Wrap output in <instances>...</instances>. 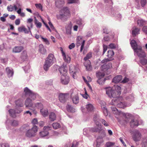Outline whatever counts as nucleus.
Here are the masks:
<instances>
[{"label":"nucleus","mask_w":147,"mask_h":147,"mask_svg":"<svg viewBox=\"0 0 147 147\" xmlns=\"http://www.w3.org/2000/svg\"><path fill=\"white\" fill-rule=\"evenodd\" d=\"M105 89L106 94L110 98L118 97L121 94V88L117 85L115 86L113 88H107Z\"/></svg>","instance_id":"obj_1"},{"label":"nucleus","mask_w":147,"mask_h":147,"mask_svg":"<svg viewBox=\"0 0 147 147\" xmlns=\"http://www.w3.org/2000/svg\"><path fill=\"white\" fill-rule=\"evenodd\" d=\"M130 43L134 50L135 55L136 54L140 58H144L145 57V53L142 50L141 47L138 45L135 40H132Z\"/></svg>","instance_id":"obj_2"},{"label":"nucleus","mask_w":147,"mask_h":147,"mask_svg":"<svg viewBox=\"0 0 147 147\" xmlns=\"http://www.w3.org/2000/svg\"><path fill=\"white\" fill-rule=\"evenodd\" d=\"M94 121L96 123V126L95 128H93L92 129V131L94 132L99 131L101 129V125L100 123L98 122L100 121L102 122V124L106 127L108 126L109 124L108 122L106 121L103 119H100L99 117L95 116L94 117Z\"/></svg>","instance_id":"obj_3"},{"label":"nucleus","mask_w":147,"mask_h":147,"mask_svg":"<svg viewBox=\"0 0 147 147\" xmlns=\"http://www.w3.org/2000/svg\"><path fill=\"white\" fill-rule=\"evenodd\" d=\"M70 14L69 11L67 7L63 8L61 11L60 15L57 16V18L63 20H66L70 17Z\"/></svg>","instance_id":"obj_4"},{"label":"nucleus","mask_w":147,"mask_h":147,"mask_svg":"<svg viewBox=\"0 0 147 147\" xmlns=\"http://www.w3.org/2000/svg\"><path fill=\"white\" fill-rule=\"evenodd\" d=\"M38 130V127L36 125H33L31 129H29L26 131V136L29 138L34 137L36 136Z\"/></svg>","instance_id":"obj_5"},{"label":"nucleus","mask_w":147,"mask_h":147,"mask_svg":"<svg viewBox=\"0 0 147 147\" xmlns=\"http://www.w3.org/2000/svg\"><path fill=\"white\" fill-rule=\"evenodd\" d=\"M111 109L113 113L117 115H118L120 117L123 116L126 118H129L131 116V115L129 113H125L123 112L118 111L116 107H111Z\"/></svg>","instance_id":"obj_6"},{"label":"nucleus","mask_w":147,"mask_h":147,"mask_svg":"<svg viewBox=\"0 0 147 147\" xmlns=\"http://www.w3.org/2000/svg\"><path fill=\"white\" fill-rule=\"evenodd\" d=\"M55 60L54 55L52 54H49L47 59V68L51 66Z\"/></svg>","instance_id":"obj_7"},{"label":"nucleus","mask_w":147,"mask_h":147,"mask_svg":"<svg viewBox=\"0 0 147 147\" xmlns=\"http://www.w3.org/2000/svg\"><path fill=\"white\" fill-rule=\"evenodd\" d=\"M141 134L138 130L134 131L133 133L132 138L134 141H139L141 138Z\"/></svg>","instance_id":"obj_8"},{"label":"nucleus","mask_w":147,"mask_h":147,"mask_svg":"<svg viewBox=\"0 0 147 147\" xmlns=\"http://www.w3.org/2000/svg\"><path fill=\"white\" fill-rule=\"evenodd\" d=\"M60 49L61 51L63 59L65 61L68 63H69L71 61V58L68 55H66L65 52L63 51V49L62 47H60Z\"/></svg>","instance_id":"obj_9"},{"label":"nucleus","mask_w":147,"mask_h":147,"mask_svg":"<svg viewBox=\"0 0 147 147\" xmlns=\"http://www.w3.org/2000/svg\"><path fill=\"white\" fill-rule=\"evenodd\" d=\"M119 100L117 104L118 107L122 108H123L127 106V104L124 102L123 101V99L121 97H119L117 98Z\"/></svg>","instance_id":"obj_10"},{"label":"nucleus","mask_w":147,"mask_h":147,"mask_svg":"<svg viewBox=\"0 0 147 147\" xmlns=\"http://www.w3.org/2000/svg\"><path fill=\"white\" fill-rule=\"evenodd\" d=\"M69 97L68 94L61 93L59 95V99L60 101L62 102H65Z\"/></svg>","instance_id":"obj_11"},{"label":"nucleus","mask_w":147,"mask_h":147,"mask_svg":"<svg viewBox=\"0 0 147 147\" xmlns=\"http://www.w3.org/2000/svg\"><path fill=\"white\" fill-rule=\"evenodd\" d=\"M69 81V78L68 76H67L66 75L65 76H61V79L60 82L61 83L64 85L67 84Z\"/></svg>","instance_id":"obj_12"},{"label":"nucleus","mask_w":147,"mask_h":147,"mask_svg":"<svg viewBox=\"0 0 147 147\" xmlns=\"http://www.w3.org/2000/svg\"><path fill=\"white\" fill-rule=\"evenodd\" d=\"M70 72L73 74V76L74 78H75V74L76 73L78 70V69L77 67H76L75 66L73 65H70L69 66Z\"/></svg>","instance_id":"obj_13"},{"label":"nucleus","mask_w":147,"mask_h":147,"mask_svg":"<svg viewBox=\"0 0 147 147\" xmlns=\"http://www.w3.org/2000/svg\"><path fill=\"white\" fill-rule=\"evenodd\" d=\"M24 95L22 96L23 98H25V97L28 96L29 97L33 92L31 90L29 89L27 87H26L24 90Z\"/></svg>","instance_id":"obj_14"},{"label":"nucleus","mask_w":147,"mask_h":147,"mask_svg":"<svg viewBox=\"0 0 147 147\" xmlns=\"http://www.w3.org/2000/svg\"><path fill=\"white\" fill-rule=\"evenodd\" d=\"M48 19L49 21V22L48 23L49 26H47V28L49 31L50 32H51L52 31H56V30L55 29L53 24L50 21L49 18H48Z\"/></svg>","instance_id":"obj_15"},{"label":"nucleus","mask_w":147,"mask_h":147,"mask_svg":"<svg viewBox=\"0 0 147 147\" xmlns=\"http://www.w3.org/2000/svg\"><path fill=\"white\" fill-rule=\"evenodd\" d=\"M72 27V24L70 22L67 24L65 27L66 32L67 34H70Z\"/></svg>","instance_id":"obj_16"},{"label":"nucleus","mask_w":147,"mask_h":147,"mask_svg":"<svg viewBox=\"0 0 147 147\" xmlns=\"http://www.w3.org/2000/svg\"><path fill=\"white\" fill-rule=\"evenodd\" d=\"M59 71L61 76L65 75L67 72V68L65 66H61L59 68Z\"/></svg>","instance_id":"obj_17"},{"label":"nucleus","mask_w":147,"mask_h":147,"mask_svg":"<svg viewBox=\"0 0 147 147\" xmlns=\"http://www.w3.org/2000/svg\"><path fill=\"white\" fill-rule=\"evenodd\" d=\"M25 105L26 107H32L33 104L32 100L29 98H27L25 101Z\"/></svg>","instance_id":"obj_18"},{"label":"nucleus","mask_w":147,"mask_h":147,"mask_svg":"<svg viewBox=\"0 0 147 147\" xmlns=\"http://www.w3.org/2000/svg\"><path fill=\"white\" fill-rule=\"evenodd\" d=\"M28 30H27L24 26H23L18 28V30L19 32H24L25 33H28L30 30L29 27H28Z\"/></svg>","instance_id":"obj_19"},{"label":"nucleus","mask_w":147,"mask_h":147,"mask_svg":"<svg viewBox=\"0 0 147 147\" xmlns=\"http://www.w3.org/2000/svg\"><path fill=\"white\" fill-rule=\"evenodd\" d=\"M22 110H20L17 111L16 109V110H14L13 109H10L9 110V112L10 115L12 117H14L15 116V114L16 113H20Z\"/></svg>","instance_id":"obj_20"},{"label":"nucleus","mask_w":147,"mask_h":147,"mask_svg":"<svg viewBox=\"0 0 147 147\" xmlns=\"http://www.w3.org/2000/svg\"><path fill=\"white\" fill-rule=\"evenodd\" d=\"M22 46H17L15 47L13 50V51L15 53H18L21 52L23 49Z\"/></svg>","instance_id":"obj_21"},{"label":"nucleus","mask_w":147,"mask_h":147,"mask_svg":"<svg viewBox=\"0 0 147 147\" xmlns=\"http://www.w3.org/2000/svg\"><path fill=\"white\" fill-rule=\"evenodd\" d=\"M72 100L74 104H76L79 103V99L78 95L77 94L74 96L72 98Z\"/></svg>","instance_id":"obj_22"},{"label":"nucleus","mask_w":147,"mask_h":147,"mask_svg":"<svg viewBox=\"0 0 147 147\" xmlns=\"http://www.w3.org/2000/svg\"><path fill=\"white\" fill-rule=\"evenodd\" d=\"M140 29L136 27H134L132 29V34L134 36H136L139 33Z\"/></svg>","instance_id":"obj_23"},{"label":"nucleus","mask_w":147,"mask_h":147,"mask_svg":"<svg viewBox=\"0 0 147 147\" xmlns=\"http://www.w3.org/2000/svg\"><path fill=\"white\" fill-rule=\"evenodd\" d=\"M16 104L17 106L22 107L23 105V100L22 99H18L16 101Z\"/></svg>","instance_id":"obj_24"},{"label":"nucleus","mask_w":147,"mask_h":147,"mask_svg":"<svg viewBox=\"0 0 147 147\" xmlns=\"http://www.w3.org/2000/svg\"><path fill=\"white\" fill-rule=\"evenodd\" d=\"M7 10L9 11H12L14 10L16 11L18 9L17 6L14 5L13 6H12L11 5H10L9 6L7 7Z\"/></svg>","instance_id":"obj_25"},{"label":"nucleus","mask_w":147,"mask_h":147,"mask_svg":"<svg viewBox=\"0 0 147 147\" xmlns=\"http://www.w3.org/2000/svg\"><path fill=\"white\" fill-rule=\"evenodd\" d=\"M122 77L121 76H117L113 79V82L115 83L119 82L122 79Z\"/></svg>","instance_id":"obj_26"},{"label":"nucleus","mask_w":147,"mask_h":147,"mask_svg":"<svg viewBox=\"0 0 147 147\" xmlns=\"http://www.w3.org/2000/svg\"><path fill=\"white\" fill-rule=\"evenodd\" d=\"M87 111H91L93 110L94 107L93 105L92 104H88L86 105V107Z\"/></svg>","instance_id":"obj_27"},{"label":"nucleus","mask_w":147,"mask_h":147,"mask_svg":"<svg viewBox=\"0 0 147 147\" xmlns=\"http://www.w3.org/2000/svg\"><path fill=\"white\" fill-rule=\"evenodd\" d=\"M38 50L39 52L42 54H45L46 51L45 49L42 44H40L39 45Z\"/></svg>","instance_id":"obj_28"},{"label":"nucleus","mask_w":147,"mask_h":147,"mask_svg":"<svg viewBox=\"0 0 147 147\" xmlns=\"http://www.w3.org/2000/svg\"><path fill=\"white\" fill-rule=\"evenodd\" d=\"M130 125L131 127H134L138 125V122L137 120L133 119L130 122Z\"/></svg>","instance_id":"obj_29"},{"label":"nucleus","mask_w":147,"mask_h":147,"mask_svg":"<svg viewBox=\"0 0 147 147\" xmlns=\"http://www.w3.org/2000/svg\"><path fill=\"white\" fill-rule=\"evenodd\" d=\"M84 64L87 70L90 71L91 70L92 67L90 65V62L89 60L87 61Z\"/></svg>","instance_id":"obj_30"},{"label":"nucleus","mask_w":147,"mask_h":147,"mask_svg":"<svg viewBox=\"0 0 147 147\" xmlns=\"http://www.w3.org/2000/svg\"><path fill=\"white\" fill-rule=\"evenodd\" d=\"M46 127L44 126L43 127V130L39 132V135L41 137H43L46 136Z\"/></svg>","instance_id":"obj_31"},{"label":"nucleus","mask_w":147,"mask_h":147,"mask_svg":"<svg viewBox=\"0 0 147 147\" xmlns=\"http://www.w3.org/2000/svg\"><path fill=\"white\" fill-rule=\"evenodd\" d=\"M6 71L9 77L12 76L13 74V72L12 69L9 67H7L6 69Z\"/></svg>","instance_id":"obj_32"},{"label":"nucleus","mask_w":147,"mask_h":147,"mask_svg":"<svg viewBox=\"0 0 147 147\" xmlns=\"http://www.w3.org/2000/svg\"><path fill=\"white\" fill-rule=\"evenodd\" d=\"M64 1L63 0H55V3L57 6L60 7L61 5L64 4Z\"/></svg>","instance_id":"obj_33"},{"label":"nucleus","mask_w":147,"mask_h":147,"mask_svg":"<svg viewBox=\"0 0 147 147\" xmlns=\"http://www.w3.org/2000/svg\"><path fill=\"white\" fill-rule=\"evenodd\" d=\"M67 110L69 112L71 113H74L75 112V109L73 108V107L70 105H68L67 106Z\"/></svg>","instance_id":"obj_34"},{"label":"nucleus","mask_w":147,"mask_h":147,"mask_svg":"<svg viewBox=\"0 0 147 147\" xmlns=\"http://www.w3.org/2000/svg\"><path fill=\"white\" fill-rule=\"evenodd\" d=\"M56 115L53 113H51L49 115V119L50 121H53L55 120Z\"/></svg>","instance_id":"obj_35"},{"label":"nucleus","mask_w":147,"mask_h":147,"mask_svg":"<svg viewBox=\"0 0 147 147\" xmlns=\"http://www.w3.org/2000/svg\"><path fill=\"white\" fill-rule=\"evenodd\" d=\"M112 67V64L111 63H109L107 64H105L101 66L102 69H109Z\"/></svg>","instance_id":"obj_36"},{"label":"nucleus","mask_w":147,"mask_h":147,"mask_svg":"<svg viewBox=\"0 0 147 147\" xmlns=\"http://www.w3.org/2000/svg\"><path fill=\"white\" fill-rule=\"evenodd\" d=\"M118 97L114 98V99L112 100L111 104L113 105H117L118 102L119 100H117Z\"/></svg>","instance_id":"obj_37"},{"label":"nucleus","mask_w":147,"mask_h":147,"mask_svg":"<svg viewBox=\"0 0 147 147\" xmlns=\"http://www.w3.org/2000/svg\"><path fill=\"white\" fill-rule=\"evenodd\" d=\"M104 76V73L100 72H98L96 74V76L99 80H100Z\"/></svg>","instance_id":"obj_38"},{"label":"nucleus","mask_w":147,"mask_h":147,"mask_svg":"<svg viewBox=\"0 0 147 147\" xmlns=\"http://www.w3.org/2000/svg\"><path fill=\"white\" fill-rule=\"evenodd\" d=\"M107 56L109 58H111L114 55V52L112 50H109L108 51Z\"/></svg>","instance_id":"obj_39"},{"label":"nucleus","mask_w":147,"mask_h":147,"mask_svg":"<svg viewBox=\"0 0 147 147\" xmlns=\"http://www.w3.org/2000/svg\"><path fill=\"white\" fill-rule=\"evenodd\" d=\"M126 100L130 101H132L134 100V96L132 95H130L127 96L126 97Z\"/></svg>","instance_id":"obj_40"},{"label":"nucleus","mask_w":147,"mask_h":147,"mask_svg":"<svg viewBox=\"0 0 147 147\" xmlns=\"http://www.w3.org/2000/svg\"><path fill=\"white\" fill-rule=\"evenodd\" d=\"M34 23L37 28H40L42 26L41 23L40 22H38L36 19H35Z\"/></svg>","instance_id":"obj_41"},{"label":"nucleus","mask_w":147,"mask_h":147,"mask_svg":"<svg viewBox=\"0 0 147 147\" xmlns=\"http://www.w3.org/2000/svg\"><path fill=\"white\" fill-rule=\"evenodd\" d=\"M115 144V143L111 142H107L105 144V146L106 147H110Z\"/></svg>","instance_id":"obj_42"},{"label":"nucleus","mask_w":147,"mask_h":147,"mask_svg":"<svg viewBox=\"0 0 147 147\" xmlns=\"http://www.w3.org/2000/svg\"><path fill=\"white\" fill-rule=\"evenodd\" d=\"M137 23L140 26H141L144 24L145 22L142 19H139L138 20Z\"/></svg>","instance_id":"obj_43"},{"label":"nucleus","mask_w":147,"mask_h":147,"mask_svg":"<svg viewBox=\"0 0 147 147\" xmlns=\"http://www.w3.org/2000/svg\"><path fill=\"white\" fill-rule=\"evenodd\" d=\"M52 125L53 127L55 129H57L60 127V124L57 123H53Z\"/></svg>","instance_id":"obj_44"},{"label":"nucleus","mask_w":147,"mask_h":147,"mask_svg":"<svg viewBox=\"0 0 147 147\" xmlns=\"http://www.w3.org/2000/svg\"><path fill=\"white\" fill-rule=\"evenodd\" d=\"M77 24L79 25L80 26H82L84 24V22L81 20H78L76 22Z\"/></svg>","instance_id":"obj_45"},{"label":"nucleus","mask_w":147,"mask_h":147,"mask_svg":"<svg viewBox=\"0 0 147 147\" xmlns=\"http://www.w3.org/2000/svg\"><path fill=\"white\" fill-rule=\"evenodd\" d=\"M101 108L103 110L105 115H107V111L106 108V106L103 105V106L101 107Z\"/></svg>","instance_id":"obj_46"},{"label":"nucleus","mask_w":147,"mask_h":147,"mask_svg":"<svg viewBox=\"0 0 147 147\" xmlns=\"http://www.w3.org/2000/svg\"><path fill=\"white\" fill-rule=\"evenodd\" d=\"M40 112L42 115L44 117L46 116V110L45 108L43 109V108L40 109Z\"/></svg>","instance_id":"obj_47"},{"label":"nucleus","mask_w":147,"mask_h":147,"mask_svg":"<svg viewBox=\"0 0 147 147\" xmlns=\"http://www.w3.org/2000/svg\"><path fill=\"white\" fill-rule=\"evenodd\" d=\"M21 9L20 8L17 11V13L19 14H20V16L22 17H24L25 16V14L24 12H21Z\"/></svg>","instance_id":"obj_48"},{"label":"nucleus","mask_w":147,"mask_h":147,"mask_svg":"<svg viewBox=\"0 0 147 147\" xmlns=\"http://www.w3.org/2000/svg\"><path fill=\"white\" fill-rule=\"evenodd\" d=\"M36 107L38 109H41L43 108V106L41 103H37L35 104Z\"/></svg>","instance_id":"obj_49"},{"label":"nucleus","mask_w":147,"mask_h":147,"mask_svg":"<svg viewBox=\"0 0 147 147\" xmlns=\"http://www.w3.org/2000/svg\"><path fill=\"white\" fill-rule=\"evenodd\" d=\"M21 58L22 59H24L27 58V54L26 52H23L21 54Z\"/></svg>","instance_id":"obj_50"},{"label":"nucleus","mask_w":147,"mask_h":147,"mask_svg":"<svg viewBox=\"0 0 147 147\" xmlns=\"http://www.w3.org/2000/svg\"><path fill=\"white\" fill-rule=\"evenodd\" d=\"M92 57V53H88L86 56L84 58V60L86 61L88 59H90Z\"/></svg>","instance_id":"obj_51"},{"label":"nucleus","mask_w":147,"mask_h":147,"mask_svg":"<svg viewBox=\"0 0 147 147\" xmlns=\"http://www.w3.org/2000/svg\"><path fill=\"white\" fill-rule=\"evenodd\" d=\"M140 62L143 65H145L147 64V59H143L140 61Z\"/></svg>","instance_id":"obj_52"},{"label":"nucleus","mask_w":147,"mask_h":147,"mask_svg":"<svg viewBox=\"0 0 147 147\" xmlns=\"http://www.w3.org/2000/svg\"><path fill=\"white\" fill-rule=\"evenodd\" d=\"M1 147H10L9 144L7 143H4L1 144Z\"/></svg>","instance_id":"obj_53"},{"label":"nucleus","mask_w":147,"mask_h":147,"mask_svg":"<svg viewBox=\"0 0 147 147\" xmlns=\"http://www.w3.org/2000/svg\"><path fill=\"white\" fill-rule=\"evenodd\" d=\"M35 5L37 8L40 9L42 11V6L41 5V4H40V3L36 4H35Z\"/></svg>","instance_id":"obj_54"},{"label":"nucleus","mask_w":147,"mask_h":147,"mask_svg":"<svg viewBox=\"0 0 147 147\" xmlns=\"http://www.w3.org/2000/svg\"><path fill=\"white\" fill-rule=\"evenodd\" d=\"M77 0H67V3L68 4L75 3L77 2Z\"/></svg>","instance_id":"obj_55"},{"label":"nucleus","mask_w":147,"mask_h":147,"mask_svg":"<svg viewBox=\"0 0 147 147\" xmlns=\"http://www.w3.org/2000/svg\"><path fill=\"white\" fill-rule=\"evenodd\" d=\"M116 48V45L113 43L110 44L109 46V48L111 49H114Z\"/></svg>","instance_id":"obj_56"},{"label":"nucleus","mask_w":147,"mask_h":147,"mask_svg":"<svg viewBox=\"0 0 147 147\" xmlns=\"http://www.w3.org/2000/svg\"><path fill=\"white\" fill-rule=\"evenodd\" d=\"M33 21V20L32 18H29L27 20V23H29L30 24V27L31 28H32V22Z\"/></svg>","instance_id":"obj_57"},{"label":"nucleus","mask_w":147,"mask_h":147,"mask_svg":"<svg viewBox=\"0 0 147 147\" xmlns=\"http://www.w3.org/2000/svg\"><path fill=\"white\" fill-rule=\"evenodd\" d=\"M36 95L33 92L31 94L29 97L30 98H31L32 100H34L36 98Z\"/></svg>","instance_id":"obj_58"},{"label":"nucleus","mask_w":147,"mask_h":147,"mask_svg":"<svg viewBox=\"0 0 147 147\" xmlns=\"http://www.w3.org/2000/svg\"><path fill=\"white\" fill-rule=\"evenodd\" d=\"M32 123L33 125H35V124H38V120L37 119L34 118L32 120Z\"/></svg>","instance_id":"obj_59"},{"label":"nucleus","mask_w":147,"mask_h":147,"mask_svg":"<svg viewBox=\"0 0 147 147\" xmlns=\"http://www.w3.org/2000/svg\"><path fill=\"white\" fill-rule=\"evenodd\" d=\"M18 125V121H16V120H13V121L12 122L11 125L14 126H16Z\"/></svg>","instance_id":"obj_60"},{"label":"nucleus","mask_w":147,"mask_h":147,"mask_svg":"<svg viewBox=\"0 0 147 147\" xmlns=\"http://www.w3.org/2000/svg\"><path fill=\"white\" fill-rule=\"evenodd\" d=\"M146 0H141L140 3L141 6L143 7L146 5Z\"/></svg>","instance_id":"obj_61"},{"label":"nucleus","mask_w":147,"mask_h":147,"mask_svg":"<svg viewBox=\"0 0 147 147\" xmlns=\"http://www.w3.org/2000/svg\"><path fill=\"white\" fill-rule=\"evenodd\" d=\"M38 125L40 127H42L45 124V122L42 121H40L38 123Z\"/></svg>","instance_id":"obj_62"},{"label":"nucleus","mask_w":147,"mask_h":147,"mask_svg":"<svg viewBox=\"0 0 147 147\" xmlns=\"http://www.w3.org/2000/svg\"><path fill=\"white\" fill-rule=\"evenodd\" d=\"M78 143L76 142H74L72 144L71 147H77L78 145Z\"/></svg>","instance_id":"obj_63"},{"label":"nucleus","mask_w":147,"mask_h":147,"mask_svg":"<svg viewBox=\"0 0 147 147\" xmlns=\"http://www.w3.org/2000/svg\"><path fill=\"white\" fill-rule=\"evenodd\" d=\"M142 30L144 33L147 34V26L143 27L142 28Z\"/></svg>","instance_id":"obj_64"}]
</instances>
